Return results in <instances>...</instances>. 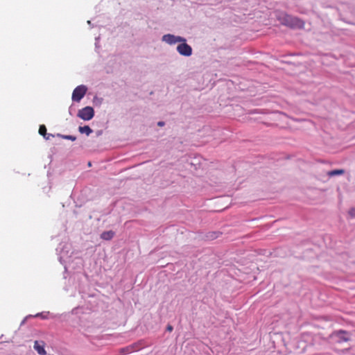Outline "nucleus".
Returning a JSON list of instances; mask_svg holds the SVG:
<instances>
[{
  "instance_id": "nucleus-1",
  "label": "nucleus",
  "mask_w": 355,
  "mask_h": 355,
  "mask_svg": "<svg viewBox=\"0 0 355 355\" xmlns=\"http://www.w3.org/2000/svg\"><path fill=\"white\" fill-rule=\"evenodd\" d=\"M87 91V87L83 85L76 87L72 93V101L75 102H79L84 97Z\"/></svg>"
},
{
  "instance_id": "nucleus-2",
  "label": "nucleus",
  "mask_w": 355,
  "mask_h": 355,
  "mask_svg": "<svg viewBox=\"0 0 355 355\" xmlns=\"http://www.w3.org/2000/svg\"><path fill=\"white\" fill-rule=\"evenodd\" d=\"M77 116L84 121H89L94 117V110L92 107L87 106L80 110Z\"/></svg>"
},
{
  "instance_id": "nucleus-3",
  "label": "nucleus",
  "mask_w": 355,
  "mask_h": 355,
  "mask_svg": "<svg viewBox=\"0 0 355 355\" xmlns=\"http://www.w3.org/2000/svg\"><path fill=\"white\" fill-rule=\"evenodd\" d=\"M331 337L338 343L347 342L349 340V334L345 331H339L334 332Z\"/></svg>"
},
{
  "instance_id": "nucleus-4",
  "label": "nucleus",
  "mask_w": 355,
  "mask_h": 355,
  "mask_svg": "<svg viewBox=\"0 0 355 355\" xmlns=\"http://www.w3.org/2000/svg\"><path fill=\"white\" fill-rule=\"evenodd\" d=\"M162 41L169 44H173L177 42H186V40L180 36H175L171 34H166L162 37Z\"/></svg>"
},
{
  "instance_id": "nucleus-5",
  "label": "nucleus",
  "mask_w": 355,
  "mask_h": 355,
  "mask_svg": "<svg viewBox=\"0 0 355 355\" xmlns=\"http://www.w3.org/2000/svg\"><path fill=\"white\" fill-rule=\"evenodd\" d=\"M183 43L179 44L177 46L178 52L184 56H189L192 53L191 47L187 44L185 42H182Z\"/></svg>"
},
{
  "instance_id": "nucleus-6",
  "label": "nucleus",
  "mask_w": 355,
  "mask_h": 355,
  "mask_svg": "<svg viewBox=\"0 0 355 355\" xmlns=\"http://www.w3.org/2000/svg\"><path fill=\"white\" fill-rule=\"evenodd\" d=\"M304 24V22L300 19L290 17V28H302Z\"/></svg>"
},
{
  "instance_id": "nucleus-7",
  "label": "nucleus",
  "mask_w": 355,
  "mask_h": 355,
  "mask_svg": "<svg viewBox=\"0 0 355 355\" xmlns=\"http://www.w3.org/2000/svg\"><path fill=\"white\" fill-rule=\"evenodd\" d=\"M114 236V232L112 230L103 232L101 235V238L102 239L109 241L111 240Z\"/></svg>"
},
{
  "instance_id": "nucleus-8",
  "label": "nucleus",
  "mask_w": 355,
  "mask_h": 355,
  "mask_svg": "<svg viewBox=\"0 0 355 355\" xmlns=\"http://www.w3.org/2000/svg\"><path fill=\"white\" fill-rule=\"evenodd\" d=\"M34 348L40 355H45L46 351L43 346H41L38 341H35L34 344Z\"/></svg>"
},
{
  "instance_id": "nucleus-9",
  "label": "nucleus",
  "mask_w": 355,
  "mask_h": 355,
  "mask_svg": "<svg viewBox=\"0 0 355 355\" xmlns=\"http://www.w3.org/2000/svg\"><path fill=\"white\" fill-rule=\"evenodd\" d=\"M78 130L82 134H86L87 135H90L92 132V130L88 125L80 126Z\"/></svg>"
},
{
  "instance_id": "nucleus-10",
  "label": "nucleus",
  "mask_w": 355,
  "mask_h": 355,
  "mask_svg": "<svg viewBox=\"0 0 355 355\" xmlns=\"http://www.w3.org/2000/svg\"><path fill=\"white\" fill-rule=\"evenodd\" d=\"M344 170L343 169H336V170H333V171H330L327 173L328 175L330 176V177H332V176H335V175H342L344 173Z\"/></svg>"
},
{
  "instance_id": "nucleus-11",
  "label": "nucleus",
  "mask_w": 355,
  "mask_h": 355,
  "mask_svg": "<svg viewBox=\"0 0 355 355\" xmlns=\"http://www.w3.org/2000/svg\"><path fill=\"white\" fill-rule=\"evenodd\" d=\"M57 137H60V138H62V139H68V140H71V141H75L76 139V137L75 136H73V135H61V134H57L56 135Z\"/></svg>"
},
{
  "instance_id": "nucleus-12",
  "label": "nucleus",
  "mask_w": 355,
  "mask_h": 355,
  "mask_svg": "<svg viewBox=\"0 0 355 355\" xmlns=\"http://www.w3.org/2000/svg\"><path fill=\"white\" fill-rule=\"evenodd\" d=\"M39 133L43 137H46V128L44 125H40L39 128Z\"/></svg>"
},
{
  "instance_id": "nucleus-13",
  "label": "nucleus",
  "mask_w": 355,
  "mask_h": 355,
  "mask_svg": "<svg viewBox=\"0 0 355 355\" xmlns=\"http://www.w3.org/2000/svg\"><path fill=\"white\" fill-rule=\"evenodd\" d=\"M54 137H55L54 135H52V134H50V133H46V137H44V138L46 140H49L51 138Z\"/></svg>"
},
{
  "instance_id": "nucleus-14",
  "label": "nucleus",
  "mask_w": 355,
  "mask_h": 355,
  "mask_svg": "<svg viewBox=\"0 0 355 355\" xmlns=\"http://www.w3.org/2000/svg\"><path fill=\"white\" fill-rule=\"evenodd\" d=\"M349 214L352 217H355V208L350 209L349 211Z\"/></svg>"
},
{
  "instance_id": "nucleus-15",
  "label": "nucleus",
  "mask_w": 355,
  "mask_h": 355,
  "mask_svg": "<svg viewBox=\"0 0 355 355\" xmlns=\"http://www.w3.org/2000/svg\"><path fill=\"white\" fill-rule=\"evenodd\" d=\"M157 125H158L159 126H163V125H164V122H163V121H159V122L157 123Z\"/></svg>"
},
{
  "instance_id": "nucleus-16",
  "label": "nucleus",
  "mask_w": 355,
  "mask_h": 355,
  "mask_svg": "<svg viewBox=\"0 0 355 355\" xmlns=\"http://www.w3.org/2000/svg\"><path fill=\"white\" fill-rule=\"evenodd\" d=\"M167 330L169 331H171L173 330V327L171 326V325H168L167 327Z\"/></svg>"
}]
</instances>
